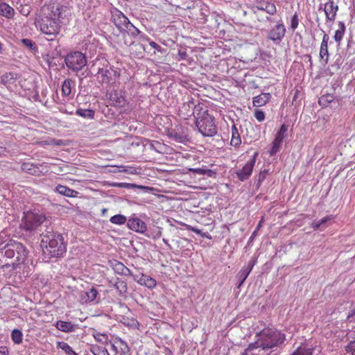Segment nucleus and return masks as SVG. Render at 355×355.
Instances as JSON below:
<instances>
[{
  "label": "nucleus",
  "instance_id": "28",
  "mask_svg": "<svg viewBox=\"0 0 355 355\" xmlns=\"http://www.w3.org/2000/svg\"><path fill=\"white\" fill-rule=\"evenodd\" d=\"M75 86V81L71 79H66L62 85V92L64 96H69L72 88Z\"/></svg>",
  "mask_w": 355,
  "mask_h": 355
},
{
  "label": "nucleus",
  "instance_id": "49",
  "mask_svg": "<svg viewBox=\"0 0 355 355\" xmlns=\"http://www.w3.org/2000/svg\"><path fill=\"white\" fill-rule=\"evenodd\" d=\"M281 145L276 143L275 141H272V147L270 150H269V155L270 156H274L280 149Z\"/></svg>",
  "mask_w": 355,
  "mask_h": 355
},
{
  "label": "nucleus",
  "instance_id": "37",
  "mask_svg": "<svg viewBox=\"0 0 355 355\" xmlns=\"http://www.w3.org/2000/svg\"><path fill=\"white\" fill-rule=\"evenodd\" d=\"M23 334L19 329H15L12 331L11 338L15 344H20L22 342Z\"/></svg>",
  "mask_w": 355,
  "mask_h": 355
},
{
  "label": "nucleus",
  "instance_id": "59",
  "mask_svg": "<svg viewBox=\"0 0 355 355\" xmlns=\"http://www.w3.org/2000/svg\"><path fill=\"white\" fill-rule=\"evenodd\" d=\"M149 44L152 48L157 49L158 51H161L162 47L159 44H157L156 42H155L153 41H150Z\"/></svg>",
  "mask_w": 355,
  "mask_h": 355
},
{
  "label": "nucleus",
  "instance_id": "44",
  "mask_svg": "<svg viewBox=\"0 0 355 355\" xmlns=\"http://www.w3.org/2000/svg\"><path fill=\"white\" fill-rule=\"evenodd\" d=\"M298 25H299L298 15L297 12H295L291 17L290 28L293 31H294L297 28Z\"/></svg>",
  "mask_w": 355,
  "mask_h": 355
},
{
  "label": "nucleus",
  "instance_id": "14",
  "mask_svg": "<svg viewBox=\"0 0 355 355\" xmlns=\"http://www.w3.org/2000/svg\"><path fill=\"white\" fill-rule=\"evenodd\" d=\"M257 262V258L255 256H253L248 265L244 266L239 272L237 275V278L239 281V284L238 285L239 288L244 283Z\"/></svg>",
  "mask_w": 355,
  "mask_h": 355
},
{
  "label": "nucleus",
  "instance_id": "20",
  "mask_svg": "<svg viewBox=\"0 0 355 355\" xmlns=\"http://www.w3.org/2000/svg\"><path fill=\"white\" fill-rule=\"evenodd\" d=\"M111 266L114 272L117 274L125 276H132L130 270L127 268L123 263L114 260L111 262Z\"/></svg>",
  "mask_w": 355,
  "mask_h": 355
},
{
  "label": "nucleus",
  "instance_id": "36",
  "mask_svg": "<svg viewBox=\"0 0 355 355\" xmlns=\"http://www.w3.org/2000/svg\"><path fill=\"white\" fill-rule=\"evenodd\" d=\"M127 218L125 216L121 214H116L112 216L110 219V221L112 224L115 225H123L125 223Z\"/></svg>",
  "mask_w": 355,
  "mask_h": 355
},
{
  "label": "nucleus",
  "instance_id": "40",
  "mask_svg": "<svg viewBox=\"0 0 355 355\" xmlns=\"http://www.w3.org/2000/svg\"><path fill=\"white\" fill-rule=\"evenodd\" d=\"M21 43L33 52H37L38 51L37 46L36 45L35 42H33L32 40L27 38L22 39Z\"/></svg>",
  "mask_w": 355,
  "mask_h": 355
},
{
  "label": "nucleus",
  "instance_id": "27",
  "mask_svg": "<svg viewBox=\"0 0 355 355\" xmlns=\"http://www.w3.org/2000/svg\"><path fill=\"white\" fill-rule=\"evenodd\" d=\"M288 125H286V124L282 125L279 131L277 132L273 141L281 145L282 144L284 138L286 137V133L288 131Z\"/></svg>",
  "mask_w": 355,
  "mask_h": 355
},
{
  "label": "nucleus",
  "instance_id": "35",
  "mask_svg": "<svg viewBox=\"0 0 355 355\" xmlns=\"http://www.w3.org/2000/svg\"><path fill=\"white\" fill-rule=\"evenodd\" d=\"M329 56L328 45L321 44L320 48V58L324 60V64L328 63Z\"/></svg>",
  "mask_w": 355,
  "mask_h": 355
},
{
  "label": "nucleus",
  "instance_id": "10",
  "mask_svg": "<svg viewBox=\"0 0 355 355\" xmlns=\"http://www.w3.org/2000/svg\"><path fill=\"white\" fill-rule=\"evenodd\" d=\"M101 301V295L98 290L92 286L86 291L80 293V302L83 304H98Z\"/></svg>",
  "mask_w": 355,
  "mask_h": 355
},
{
  "label": "nucleus",
  "instance_id": "64",
  "mask_svg": "<svg viewBox=\"0 0 355 355\" xmlns=\"http://www.w3.org/2000/svg\"><path fill=\"white\" fill-rule=\"evenodd\" d=\"M191 231L195 232L196 234H198V235H200L202 234V232L201 230H199L198 228H196V227H192L191 229Z\"/></svg>",
  "mask_w": 355,
  "mask_h": 355
},
{
  "label": "nucleus",
  "instance_id": "55",
  "mask_svg": "<svg viewBox=\"0 0 355 355\" xmlns=\"http://www.w3.org/2000/svg\"><path fill=\"white\" fill-rule=\"evenodd\" d=\"M204 175L209 178H211L215 176L216 172L209 168H205Z\"/></svg>",
  "mask_w": 355,
  "mask_h": 355
},
{
  "label": "nucleus",
  "instance_id": "62",
  "mask_svg": "<svg viewBox=\"0 0 355 355\" xmlns=\"http://www.w3.org/2000/svg\"><path fill=\"white\" fill-rule=\"evenodd\" d=\"M331 218V216H326L320 220L319 222L322 226V225L325 224L327 221L330 220Z\"/></svg>",
  "mask_w": 355,
  "mask_h": 355
},
{
  "label": "nucleus",
  "instance_id": "26",
  "mask_svg": "<svg viewBox=\"0 0 355 355\" xmlns=\"http://www.w3.org/2000/svg\"><path fill=\"white\" fill-rule=\"evenodd\" d=\"M0 15L6 18H12L15 15V10L6 3H1Z\"/></svg>",
  "mask_w": 355,
  "mask_h": 355
},
{
  "label": "nucleus",
  "instance_id": "6",
  "mask_svg": "<svg viewBox=\"0 0 355 355\" xmlns=\"http://www.w3.org/2000/svg\"><path fill=\"white\" fill-rule=\"evenodd\" d=\"M67 67L74 72L81 70L87 63V58L80 51H72L69 53L64 58Z\"/></svg>",
  "mask_w": 355,
  "mask_h": 355
},
{
  "label": "nucleus",
  "instance_id": "41",
  "mask_svg": "<svg viewBox=\"0 0 355 355\" xmlns=\"http://www.w3.org/2000/svg\"><path fill=\"white\" fill-rule=\"evenodd\" d=\"M150 148L157 153H162L164 146L161 142L153 140L150 142Z\"/></svg>",
  "mask_w": 355,
  "mask_h": 355
},
{
  "label": "nucleus",
  "instance_id": "30",
  "mask_svg": "<svg viewBox=\"0 0 355 355\" xmlns=\"http://www.w3.org/2000/svg\"><path fill=\"white\" fill-rule=\"evenodd\" d=\"M257 9L266 12L270 15H273L277 12L276 6L274 3L266 2L261 6H257Z\"/></svg>",
  "mask_w": 355,
  "mask_h": 355
},
{
  "label": "nucleus",
  "instance_id": "47",
  "mask_svg": "<svg viewBox=\"0 0 355 355\" xmlns=\"http://www.w3.org/2000/svg\"><path fill=\"white\" fill-rule=\"evenodd\" d=\"M21 169L29 174H33L35 171L33 164L29 163L22 164Z\"/></svg>",
  "mask_w": 355,
  "mask_h": 355
},
{
  "label": "nucleus",
  "instance_id": "1",
  "mask_svg": "<svg viewBox=\"0 0 355 355\" xmlns=\"http://www.w3.org/2000/svg\"><path fill=\"white\" fill-rule=\"evenodd\" d=\"M73 0H49L41 9L40 31L48 41L58 43L62 25L69 23L73 8Z\"/></svg>",
  "mask_w": 355,
  "mask_h": 355
},
{
  "label": "nucleus",
  "instance_id": "7",
  "mask_svg": "<svg viewBox=\"0 0 355 355\" xmlns=\"http://www.w3.org/2000/svg\"><path fill=\"white\" fill-rule=\"evenodd\" d=\"M195 123L199 132L204 137H213L217 134L214 118L210 114L205 115L202 119L196 121Z\"/></svg>",
  "mask_w": 355,
  "mask_h": 355
},
{
  "label": "nucleus",
  "instance_id": "56",
  "mask_svg": "<svg viewBox=\"0 0 355 355\" xmlns=\"http://www.w3.org/2000/svg\"><path fill=\"white\" fill-rule=\"evenodd\" d=\"M94 338L98 342H103V338L106 340L107 336L105 334H98L94 335Z\"/></svg>",
  "mask_w": 355,
  "mask_h": 355
},
{
  "label": "nucleus",
  "instance_id": "63",
  "mask_svg": "<svg viewBox=\"0 0 355 355\" xmlns=\"http://www.w3.org/2000/svg\"><path fill=\"white\" fill-rule=\"evenodd\" d=\"M311 227L314 229V230H318L319 229L320 227H321V225L318 221H313L311 224Z\"/></svg>",
  "mask_w": 355,
  "mask_h": 355
},
{
  "label": "nucleus",
  "instance_id": "18",
  "mask_svg": "<svg viewBox=\"0 0 355 355\" xmlns=\"http://www.w3.org/2000/svg\"><path fill=\"white\" fill-rule=\"evenodd\" d=\"M134 279L140 285L146 286L149 288L156 286V281L148 275L141 274V275H132Z\"/></svg>",
  "mask_w": 355,
  "mask_h": 355
},
{
  "label": "nucleus",
  "instance_id": "58",
  "mask_svg": "<svg viewBox=\"0 0 355 355\" xmlns=\"http://www.w3.org/2000/svg\"><path fill=\"white\" fill-rule=\"evenodd\" d=\"M189 170L194 173H197L199 175H204L205 168H190Z\"/></svg>",
  "mask_w": 355,
  "mask_h": 355
},
{
  "label": "nucleus",
  "instance_id": "42",
  "mask_svg": "<svg viewBox=\"0 0 355 355\" xmlns=\"http://www.w3.org/2000/svg\"><path fill=\"white\" fill-rule=\"evenodd\" d=\"M292 355H313L312 349L298 347Z\"/></svg>",
  "mask_w": 355,
  "mask_h": 355
},
{
  "label": "nucleus",
  "instance_id": "61",
  "mask_svg": "<svg viewBox=\"0 0 355 355\" xmlns=\"http://www.w3.org/2000/svg\"><path fill=\"white\" fill-rule=\"evenodd\" d=\"M329 40V36L327 34H324L321 44H324V45H328Z\"/></svg>",
  "mask_w": 355,
  "mask_h": 355
},
{
  "label": "nucleus",
  "instance_id": "52",
  "mask_svg": "<svg viewBox=\"0 0 355 355\" xmlns=\"http://www.w3.org/2000/svg\"><path fill=\"white\" fill-rule=\"evenodd\" d=\"M188 54L185 51H179L177 59L178 60H184L187 58Z\"/></svg>",
  "mask_w": 355,
  "mask_h": 355
},
{
  "label": "nucleus",
  "instance_id": "2",
  "mask_svg": "<svg viewBox=\"0 0 355 355\" xmlns=\"http://www.w3.org/2000/svg\"><path fill=\"white\" fill-rule=\"evenodd\" d=\"M28 254V250L21 243L10 240L3 246H0V268H10L15 270L24 263Z\"/></svg>",
  "mask_w": 355,
  "mask_h": 355
},
{
  "label": "nucleus",
  "instance_id": "9",
  "mask_svg": "<svg viewBox=\"0 0 355 355\" xmlns=\"http://www.w3.org/2000/svg\"><path fill=\"white\" fill-rule=\"evenodd\" d=\"M105 97L110 101V105L114 107H125L128 104L125 92L121 89H107Z\"/></svg>",
  "mask_w": 355,
  "mask_h": 355
},
{
  "label": "nucleus",
  "instance_id": "51",
  "mask_svg": "<svg viewBox=\"0 0 355 355\" xmlns=\"http://www.w3.org/2000/svg\"><path fill=\"white\" fill-rule=\"evenodd\" d=\"M346 351L351 353L352 355H355V340L351 341L346 347Z\"/></svg>",
  "mask_w": 355,
  "mask_h": 355
},
{
  "label": "nucleus",
  "instance_id": "53",
  "mask_svg": "<svg viewBox=\"0 0 355 355\" xmlns=\"http://www.w3.org/2000/svg\"><path fill=\"white\" fill-rule=\"evenodd\" d=\"M116 186L121 188H125V189H132L134 187H136V185L131 183H118L116 184Z\"/></svg>",
  "mask_w": 355,
  "mask_h": 355
},
{
  "label": "nucleus",
  "instance_id": "29",
  "mask_svg": "<svg viewBox=\"0 0 355 355\" xmlns=\"http://www.w3.org/2000/svg\"><path fill=\"white\" fill-rule=\"evenodd\" d=\"M335 97L331 94H326L321 96L318 99V103L323 107H328L329 103L333 102Z\"/></svg>",
  "mask_w": 355,
  "mask_h": 355
},
{
  "label": "nucleus",
  "instance_id": "15",
  "mask_svg": "<svg viewBox=\"0 0 355 355\" xmlns=\"http://www.w3.org/2000/svg\"><path fill=\"white\" fill-rule=\"evenodd\" d=\"M254 163L255 159L252 158L250 159L241 170L236 172V175L239 180L243 182L250 178L252 174Z\"/></svg>",
  "mask_w": 355,
  "mask_h": 355
},
{
  "label": "nucleus",
  "instance_id": "24",
  "mask_svg": "<svg viewBox=\"0 0 355 355\" xmlns=\"http://www.w3.org/2000/svg\"><path fill=\"white\" fill-rule=\"evenodd\" d=\"M55 191L59 193L60 194H62L63 196H67V197H76L78 194V192L77 191L73 190L66 186L58 184L55 187Z\"/></svg>",
  "mask_w": 355,
  "mask_h": 355
},
{
  "label": "nucleus",
  "instance_id": "57",
  "mask_svg": "<svg viewBox=\"0 0 355 355\" xmlns=\"http://www.w3.org/2000/svg\"><path fill=\"white\" fill-rule=\"evenodd\" d=\"M0 355H9V350L6 346L0 347Z\"/></svg>",
  "mask_w": 355,
  "mask_h": 355
},
{
  "label": "nucleus",
  "instance_id": "8",
  "mask_svg": "<svg viewBox=\"0 0 355 355\" xmlns=\"http://www.w3.org/2000/svg\"><path fill=\"white\" fill-rule=\"evenodd\" d=\"M98 79L101 84L113 85L120 76V71L114 67L105 66L98 70Z\"/></svg>",
  "mask_w": 355,
  "mask_h": 355
},
{
  "label": "nucleus",
  "instance_id": "39",
  "mask_svg": "<svg viewBox=\"0 0 355 355\" xmlns=\"http://www.w3.org/2000/svg\"><path fill=\"white\" fill-rule=\"evenodd\" d=\"M123 31L126 32L128 35H130L133 37H136L140 33L139 29L137 28L131 22L129 25H128L126 30H124Z\"/></svg>",
  "mask_w": 355,
  "mask_h": 355
},
{
  "label": "nucleus",
  "instance_id": "43",
  "mask_svg": "<svg viewBox=\"0 0 355 355\" xmlns=\"http://www.w3.org/2000/svg\"><path fill=\"white\" fill-rule=\"evenodd\" d=\"M92 352L94 355H110L108 351L103 347H94Z\"/></svg>",
  "mask_w": 355,
  "mask_h": 355
},
{
  "label": "nucleus",
  "instance_id": "32",
  "mask_svg": "<svg viewBox=\"0 0 355 355\" xmlns=\"http://www.w3.org/2000/svg\"><path fill=\"white\" fill-rule=\"evenodd\" d=\"M114 287L117 290L120 295L125 293L128 290L126 282L119 278L116 279Z\"/></svg>",
  "mask_w": 355,
  "mask_h": 355
},
{
  "label": "nucleus",
  "instance_id": "33",
  "mask_svg": "<svg viewBox=\"0 0 355 355\" xmlns=\"http://www.w3.org/2000/svg\"><path fill=\"white\" fill-rule=\"evenodd\" d=\"M193 99H191L187 102H185L182 104V106L180 109V112L182 114L186 115L187 116H191V112L193 111Z\"/></svg>",
  "mask_w": 355,
  "mask_h": 355
},
{
  "label": "nucleus",
  "instance_id": "5",
  "mask_svg": "<svg viewBox=\"0 0 355 355\" xmlns=\"http://www.w3.org/2000/svg\"><path fill=\"white\" fill-rule=\"evenodd\" d=\"M44 223H46V227L49 223V221L46 220L44 214L29 211L24 213V216L20 223V228L31 232L35 230Z\"/></svg>",
  "mask_w": 355,
  "mask_h": 355
},
{
  "label": "nucleus",
  "instance_id": "46",
  "mask_svg": "<svg viewBox=\"0 0 355 355\" xmlns=\"http://www.w3.org/2000/svg\"><path fill=\"white\" fill-rule=\"evenodd\" d=\"M267 174H268V171H266V170L261 171L259 173L258 178H257V183H256V187L257 188H259L261 186L263 181H264V180L266 178Z\"/></svg>",
  "mask_w": 355,
  "mask_h": 355
},
{
  "label": "nucleus",
  "instance_id": "3",
  "mask_svg": "<svg viewBox=\"0 0 355 355\" xmlns=\"http://www.w3.org/2000/svg\"><path fill=\"white\" fill-rule=\"evenodd\" d=\"M42 246L45 248L44 253L49 257H61L67 252V243L61 234L55 233L53 227L46 225V229L42 232Z\"/></svg>",
  "mask_w": 355,
  "mask_h": 355
},
{
  "label": "nucleus",
  "instance_id": "12",
  "mask_svg": "<svg viewBox=\"0 0 355 355\" xmlns=\"http://www.w3.org/2000/svg\"><path fill=\"white\" fill-rule=\"evenodd\" d=\"M112 20L120 32L126 30L128 25L130 24L128 17L118 9L112 11Z\"/></svg>",
  "mask_w": 355,
  "mask_h": 355
},
{
  "label": "nucleus",
  "instance_id": "31",
  "mask_svg": "<svg viewBox=\"0 0 355 355\" xmlns=\"http://www.w3.org/2000/svg\"><path fill=\"white\" fill-rule=\"evenodd\" d=\"M76 114L84 119H92L94 117V111L91 109L78 108L76 111Z\"/></svg>",
  "mask_w": 355,
  "mask_h": 355
},
{
  "label": "nucleus",
  "instance_id": "21",
  "mask_svg": "<svg viewBox=\"0 0 355 355\" xmlns=\"http://www.w3.org/2000/svg\"><path fill=\"white\" fill-rule=\"evenodd\" d=\"M55 327L62 332L71 333L75 331L77 328L76 324H72L71 322L63 320H58L55 324Z\"/></svg>",
  "mask_w": 355,
  "mask_h": 355
},
{
  "label": "nucleus",
  "instance_id": "25",
  "mask_svg": "<svg viewBox=\"0 0 355 355\" xmlns=\"http://www.w3.org/2000/svg\"><path fill=\"white\" fill-rule=\"evenodd\" d=\"M338 29L336 31L334 39L338 45H340L341 40L345 35L346 31V26L343 21H338Z\"/></svg>",
  "mask_w": 355,
  "mask_h": 355
},
{
  "label": "nucleus",
  "instance_id": "48",
  "mask_svg": "<svg viewBox=\"0 0 355 355\" xmlns=\"http://www.w3.org/2000/svg\"><path fill=\"white\" fill-rule=\"evenodd\" d=\"M119 343L120 344L119 346L121 347V353L123 354H127L130 352V348L127 343L121 338L119 340Z\"/></svg>",
  "mask_w": 355,
  "mask_h": 355
},
{
  "label": "nucleus",
  "instance_id": "50",
  "mask_svg": "<svg viewBox=\"0 0 355 355\" xmlns=\"http://www.w3.org/2000/svg\"><path fill=\"white\" fill-rule=\"evenodd\" d=\"M254 117L259 122L263 121L265 119V113L261 110H255Z\"/></svg>",
  "mask_w": 355,
  "mask_h": 355
},
{
  "label": "nucleus",
  "instance_id": "54",
  "mask_svg": "<svg viewBox=\"0 0 355 355\" xmlns=\"http://www.w3.org/2000/svg\"><path fill=\"white\" fill-rule=\"evenodd\" d=\"M262 225V220L259 223L254 231L252 232L251 236L250 237L249 242H251L254 238L257 236V232L259 230Z\"/></svg>",
  "mask_w": 355,
  "mask_h": 355
},
{
  "label": "nucleus",
  "instance_id": "60",
  "mask_svg": "<svg viewBox=\"0 0 355 355\" xmlns=\"http://www.w3.org/2000/svg\"><path fill=\"white\" fill-rule=\"evenodd\" d=\"M355 318V309H352L349 311L347 319L350 321H352V319H354Z\"/></svg>",
  "mask_w": 355,
  "mask_h": 355
},
{
  "label": "nucleus",
  "instance_id": "11",
  "mask_svg": "<svg viewBox=\"0 0 355 355\" xmlns=\"http://www.w3.org/2000/svg\"><path fill=\"white\" fill-rule=\"evenodd\" d=\"M286 34V27L283 23L277 24L267 33L266 38L275 44H279Z\"/></svg>",
  "mask_w": 355,
  "mask_h": 355
},
{
  "label": "nucleus",
  "instance_id": "23",
  "mask_svg": "<svg viewBox=\"0 0 355 355\" xmlns=\"http://www.w3.org/2000/svg\"><path fill=\"white\" fill-rule=\"evenodd\" d=\"M231 132L232 138L230 144L232 146L237 147L241 144V139L240 136V131L234 123L232 126Z\"/></svg>",
  "mask_w": 355,
  "mask_h": 355
},
{
  "label": "nucleus",
  "instance_id": "17",
  "mask_svg": "<svg viewBox=\"0 0 355 355\" xmlns=\"http://www.w3.org/2000/svg\"><path fill=\"white\" fill-rule=\"evenodd\" d=\"M338 10V6L335 5L334 0H328L324 4V8L327 20L334 21L336 19Z\"/></svg>",
  "mask_w": 355,
  "mask_h": 355
},
{
  "label": "nucleus",
  "instance_id": "13",
  "mask_svg": "<svg viewBox=\"0 0 355 355\" xmlns=\"http://www.w3.org/2000/svg\"><path fill=\"white\" fill-rule=\"evenodd\" d=\"M168 135L170 139L178 143L186 144L189 141L187 129L182 126L171 130L168 131Z\"/></svg>",
  "mask_w": 355,
  "mask_h": 355
},
{
  "label": "nucleus",
  "instance_id": "38",
  "mask_svg": "<svg viewBox=\"0 0 355 355\" xmlns=\"http://www.w3.org/2000/svg\"><path fill=\"white\" fill-rule=\"evenodd\" d=\"M17 78L16 73L12 72L6 73L1 77V83L3 85H6L8 83H11L12 81H14Z\"/></svg>",
  "mask_w": 355,
  "mask_h": 355
},
{
  "label": "nucleus",
  "instance_id": "22",
  "mask_svg": "<svg viewBox=\"0 0 355 355\" xmlns=\"http://www.w3.org/2000/svg\"><path fill=\"white\" fill-rule=\"evenodd\" d=\"M271 98L270 93H262L253 98L252 104L254 107L265 105Z\"/></svg>",
  "mask_w": 355,
  "mask_h": 355
},
{
  "label": "nucleus",
  "instance_id": "34",
  "mask_svg": "<svg viewBox=\"0 0 355 355\" xmlns=\"http://www.w3.org/2000/svg\"><path fill=\"white\" fill-rule=\"evenodd\" d=\"M57 347L58 348H60L62 350H63L66 354L69 355H78V354L76 353L72 349V348L68 345V343L64 341H58L57 343Z\"/></svg>",
  "mask_w": 355,
  "mask_h": 355
},
{
  "label": "nucleus",
  "instance_id": "4",
  "mask_svg": "<svg viewBox=\"0 0 355 355\" xmlns=\"http://www.w3.org/2000/svg\"><path fill=\"white\" fill-rule=\"evenodd\" d=\"M257 336L261 338L263 350L279 347L286 339L284 334L272 329H265L257 334Z\"/></svg>",
  "mask_w": 355,
  "mask_h": 355
},
{
  "label": "nucleus",
  "instance_id": "16",
  "mask_svg": "<svg viewBox=\"0 0 355 355\" xmlns=\"http://www.w3.org/2000/svg\"><path fill=\"white\" fill-rule=\"evenodd\" d=\"M127 225L130 230L139 233H144L147 229L145 222L137 217L130 218Z\"/></svg>",
  "mask_w": 355,
  "mask_h": 355
},
{
  "label": "nucleus",
  "instance_id": "45",
  "mask_svg": "<svg viewBox=\"0 0 355 355\" xmlns=\"http://www.w3.org/2000/svg\"><path fill=\"white\" fill-rule=\"evenodd\" d=\"M261 347L262 349V345H261V338L259 337L257 341L254 343L249 344L248 348L245 350L244 352L248 353V352L253 350L254 349H257Z\"/></svg>",
  "mask_w": 355,
  "mask_h": 355
},
{
  "label": "nucleus",
  "instance_id": "19",
  "mask_svg": "<svg viewBox=\"0 0 355 355\" xmlns=\"http://www.w3.org/2000/svg\"><path fill=\"white\" fill-rule=\"evenodd\" d=\"M192 108L193 111L191 112V114L194 116L196 121L202 119L205 115H209L208 110L205 109L202 103H198V104H196L193 101Z\"/></svg>",
  "mask_w": 355,
  "mask_h": 355
}]
</instances>
